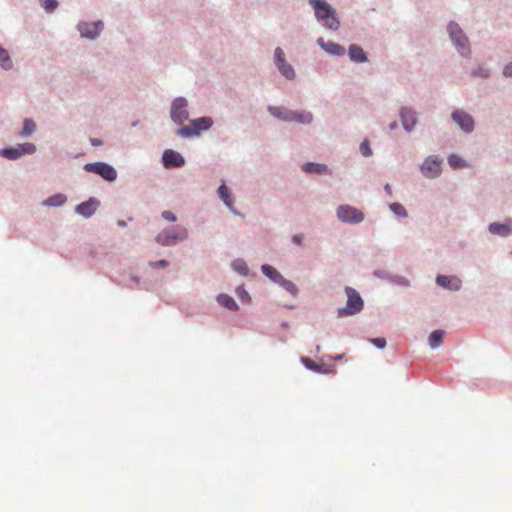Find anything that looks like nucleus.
I'll use <instances>...</instances> for the list:
<instances>
[{
	"label": "nucleus",
	"mask_w": 512,
	"mask_h": 512,
	"mask_svg": "<svg viewBox=\"0 0 512 512\" xmlns=\"http://www.w3.org/2000/svg\"><path fill=\"white\" fill-rule=\"evenodd\" d=\"M310 5L315 10V16L323 26L337 30L340 26V22L336 17L335 10L325 0H309Z\"/></svg>",
	"instance_id": "1"
},
{
	"label": "nucleus",
	"mask_w": 512,
	"mask_h": 512,
	"mask_svg": "<svg viewBox=\"0 0 512 512\" xmlns=\"http://www.w3.org/2000/svg\"><path fill=\"white\" fill-rule=\"evenodd\" d=\"M345 293L347 295V303L344 308L338 309V317H343L345 315H354L363 309V300L355 289L351 287H346Z\"/></svg>",
	"instance_id": "2"
},
{
	"label": "nucleus",
	"mask_w": 512,
	"mask_h": 512,
	"mask_svg": "<svg viewBox=\"0 0 512 512\" xmlns=\"http://www.w3.org/2000/svg\"><path fill=\"white\" fill-rule=\"evenodd\" d=\"M188 236L187 230L180 226H175L163 230L156 236V241L163 246H169L179 240H184Z\"/></svg>",
	"instance_id": "3"
},
{
	"label": "nucleus",
	"mask_w": 512,
	"mask_h": 512,
	"mask_svg": "<svg viewBox=\"0 0 512 512\" xmlns=\"http://www.w3.org/2000/svg\"><path fill=\"white\" fill-rule=\"evenodd\" d=\"M448 32L450 38L455 43L458 51L462 56H467L470 53L468 38L463 34L461 28L457 23L451 22L448 25Z\"/></svg>",
	"instance_id": "4"
},
{
	"label": "nucleus",
	"mask_w": 512,
	"mask_h": 512,
	"mask_svg": "<svg viewBox=\"0 0 512 512\" xmlns=\"http://www.w3.org/2000/svg\"><path fill=\"white\" fill-rule=\"evenodd\" d=\"M213 124L209 117H201L191 122L190 126L181 127L177 133L182 137H192L199 135L201 130H208Z\"/></svg>",
	"instance_id": "5"
},
{
	"label": "nucleus",
	"mask_w": 512,
	"mask_h": 512,
	"mask_svg": "<svg viewBox=\"0 0 512 512\" xmlns=\"http://www.w3.org/2000/svg\"><path fill=\"white\" fill-rule=\"evenodd\" d=\"M337 217L342 222L360 223L364 219V214L355 207L341 205L337 209Z\"/></svg>",
	"instance_id": "6"
},
{
	"label": "nucleus",
	"mask_w": 512,
	"mask_h": 512,
	"mask_svg": "<svg viewBox=\"0 0 512 512\" xmlns=\"http://www.w3.org/2000/svg\"><path fill=\"white\" fill-rule=\"evenodd\" d=\"M36 151V146L32 143L20 144L17 147H10L0 150V155L15 160L26 154H33Z\"/></svg>",
	"instance_id": "7"
},
{
	"label": "nucleus",
	"mask_w": 512,
	"mask_h": 512,
	"mask_svg": "<svg viewBox=\"0 0 512 512\" xmlns=\"http://www.w3.org/2000/svg\"><path fill=\"white\" fill-rule=\"evenodd\" d=\"M85 170L99 174L107 181H114L117 177L115 169L103 162L88 163L85 165Z\"/></svg>",
	"instance_id": "8"
},
{
	"label": "nucleus",
	"mask_w": 512,
	"mask_h": 512,
	"mask_svg": "<svg viewBox=\"0 0 512 512\" xmlns=\"http://www.w3.org/2000/svg\"><path fill=\"white\" fill-rule=\"evenodd\" d=\"M275 63L280 73L288 80H293L296 76L293 67L286 61L284 51L277 47L275 49Z\"/></svg>",
	"instance_id": "9"
},
{
	"label": "nucleus",
	"mask_w": 512,
	"mask_h": 512,
	"mask_svg": "<svg viewBox=\"0 0 512 512\" xmlns=\"http://www.w3.org/2000/svg\"><path fill=\"white\" fill-rule=\"evenodd\" d=\"M187 101L184 98H176L172 103L171 118L177 124L183 123L188 118L186 110Z\"/></svg>",
	"instance_id": "10"
},
{
	"label": "nucleus",
	"mask_w": 512,
	"mask_h": 512,
	"mask_svg": "<svg viewBox=\"0 0 512 512\" xmlns=\"http://www.w3.org/2000/svg\"><path fill=\"white\" fill-rule=\"evenodd\" d=\"M421 172L427 178H435L441 172V160L428 157L421 165Z\"/></svg>",
	"instance_id": "11"
},
{
	"label": "nucleus",
	"mask_w": 512,
	"mask_h": 512,
	"mask_svg": "<svg viewBox=\"0 0 512 512\" xmlns=\"http://www.w3.org/2000/svg\"><path fill=\"white\" fill-rule=\"evenodd\" d=\"M102 28L103 23L101 21L93 23H80L78 25V30L81 36L89 39L96 38L99 35Z\"/></svg>",
	"instance_id": "12"
},
{
	"label": "nucleus",
	"mask_w": 512,
	"mask_h": 512,
	"mask_svg": "<svg viewBox=\"0 0 512 512\" xmlns=\"http://www.w3.org/2000/svg\"><path fill=\"white\" fill-rule=\"evenodd\" d=\"M452 118L462 130L471 132L474 129V121L466 112L457 110L453 112Z\"/></svg>",
	"instance_id": "13"
},
{
	"label": "nucleus",
	"mask_w": 512,
	"mask_h": 512,
	"mask_svg": "<svg viewBox=\"0 0 512 512\" xmlns=\"http://www.w3.org/2000/svg\"><path fill=\"white\" fill-rule=\"evenodd\" d=\"M163 164L166 168L181 167L185 164L184 158L176 151L166 150L163 153Z\"/></svg>",
	"instance_id": "14"
},
{
	"label": "nucleus",
	"mask_w": 512,
	"mask_h": 512,
	"mask_svg": "<svg viewBox=\"0 0 512 512\" xmlns=\"http://www.w3.org/2000/svg\"><path fill=\"white\" fill-rule=\"evenodd\" d=\"M436 282L438 285L450 290L456 291L461 287V280L456 276L439 275L436 278Z\"/></svg>",
	"instance_id": "15"
},
{
	"label": "nucleus",
	"mask_w": 512,
	"mask_h": 512,
	"mask_svg": "<svg viewBox=\"0 0 512 512\" xmlns=\"http://www.w3.org/2000/svg\"><path fill=\"white\" fill-rule=\"evenodd\" d=\"M317 44L323 50H325L327 53L332 54V55L340 56V55H344V53H345V49L343 46H341L337 43H334L332 41L326 42L322 37L317 39Z\"/></svg>",
	"instance_id": "16"
},
{
	"label": "nucleus",
	"mask_w": 512,
	"mask_h": 512,
	"mask_svg": "<svg viewBox=\"0 0 512 512\" xmlns=\"http://www.w3.org/2000/svg\"><path fill=\"white\" fill-rule=\"evenodd\" d=\"M488 230L491 234L506 237L512 234V221L509 220L506 223H491Z\"/></svg>",
	"instance_id": "17"
},
{
	"label": "nucleus",
	"mask_w": 512,
	"mask_h": 512,
	"mask_svg": "<svg viewBox=\"0 0 512 512\" xmlns=\"http://www.w3.org/2000/svg\"><path fill=\"white\" fill-rule=\"evenodd\" d=\"M98 207V202L94 199H90L86 202L79 204L76 207V212L86 218L92 216Z\"/></svg>",
	"instance_id": "18"
},
{
	"label": "nucleus",
	"mask_w": 512,
	"mask_h": 512,
	"mask_svg": "<svg viewBox=\"0 0 512 512\" xmlns=\"http://www.w3.org/2000/svg\"><path fill=\"white\" fill-rule=\"evenodd\" d=\"M402 125L406 131H411L416 123L415 114L412 110L404 108L401 111Z\"/></svg>",
	"instance_id": "19"
},
{
	"label": "nucleus",
	"mask_w": 512,
	"mask_h": 512,
	"mask_svg": "<svg viewBox=\"0 0 512 512\" xmlns=\"http://www.w3.org/2000/svg\"><path fill=\"white\" fill-rule=\"evenodd\" d=\"M349 56L350 59L354 62H365L366 61V55L363 51V49L357 45H351L349 47Z\"/></svg>",
	"instance_id": "20"
},
{
	"label": "nucleus",
	"mask_w": 512,
	"mask_h": 512,
	"mask_svg": "<svg viewBox=\"0 0 512 512\" xmlns=\"http://www.w3.org/2000/svg\"><path fill=\"white\" fill-rule=\"evenodd\" d=\"M218 194L221 200L231 209V211L236 213V210L233 208V200L231 194L225 184H222L219 187Z\"/></svg>",
	"instance_id": "21"
},
{
	"label": "nucleus",
	"mask_w": 512,
	"mask_h": 512,
	"mask_svg": "<svg viewBox=\"0 0 512 512\" xmlns=\"http://www.w3.org/2000/svg\"><path fill=\"white\" fill-rule=\"evenodd\" d=\"M217 301L221 306L229 310H236L238 308V305L236 304L235 300L227 294H220L217 297Z\"/></svg>",
	"instance_id": "22"
},
{
	"label": "nucleus",
	"mask_w": 512,
	"mask_h": 512,
	"mask_svg": "<svg viewBox=\"0 0 512 512\" xmlns=\"http://www.w3.org/2000/svg\"><path fill=\"white\" fill-rule=\"evenodd\" d=\"M263 274L267 277H269L274 282H280V280H283L282 275L272 266L270 265H263L261 268Z\"/></svg>",
	"instance_id": "23"
},
{
	"label": "nucleus",
	"mask_w": 512,
	"mask_h": 512,
	"mask_svg": "<svg viewBox=\"0 0 512 512\" xmlns=\"http://www.w3.org/2000/svg\"><path fill=\"white\" fill-rule=\"evenodd\" d=\"M67 198L63 194H55L53 196L48 197L44 201V205L46 206H52V207H58L63 205L66 202Z\"/></svg>",
	"instance_id": "24"
},
{
	"label": "nucleus",
	"mask_w": 512,
	"mask_h": 512,
	"mask_svg": "<svg viewBox=\"0 0 512 512\" xmlns=\"http://www.w3.org/2000/svg\"><path fill=\"white\" fill-rule=\"evenodd\" d=\"M303 169L307 173H317V174L325 173L328 170L326 165L317 164V163H306L304 165Z\"/></svg>",
	"instance_id": "25"
},
{
	"label": "nucleus",
	"mask_w": 512,
	"mask_h": 512,
	"mask_svg": "<svg viewBox=\"0 0 512 512\" xmlns=\"http://www.w3.org/2000/svg\"><path fill=\"white\" fill-rule=\"evenodd\" d=\"M313 120L312 113L308 111H295L294 122H298L301 124H309Z\"/></svg>",
	"instance_id": "26"
},
{
	"label": "nucleus",
	"mask_w": 512,
	"mask_h": 512,
	"mask_svg": "<svg viewBox=\"0 0 512 512\" xmlns=\"http://www.w3.org/2000/svg\"><path fill=\"white\" fill-rule=\"evenodd\" d=\"M444 336V331L435 330L429 337V344L432 348H436L441 345Z\"/></svg>",
	"instance_id": "27"
},
{
	"label": "nucleus",
	"mask_w": 512,
	"mask_h": 512,
	"mask_svg": "<svg viewBox=\"0 0 512 512\" xmlns=\"http://www.w3.org/2000/svg\"><path fill=\"white\" fill-rule=\"evenodd\" d=\"M0 66L6 70L12 67V61L8 52L2 47H0Z\"/></svg>",
	"instance_id": "28"
},
{
	"label": "nucleus",
	"mask_w": 512,
	"mask_h": 512,
	"mask_svg": "<svg viewBox=\"0 0 512 512\" xmlns=\"http://www.w3.org/2000/svg\"><path fill=\"white\" fill-rule=\"evenodd\" d=\"M35 129H36L35 122L33 120L27 118L24 120L21 135L28 136V135L32 134L35 131Z\"/></svg>",
	"instance_id": "29"
},
{
	"label": "nucleus",
	"mask_w": 512,
	"mask_h": 512,
	"mask_svg": "<svg viewBox=\"0 0 512 512\" xmlns=\"http://www.w3.org/2000/svg\"><path fill=\"white\" fill-rule=\"evenodd\" d=\"M448 163L453 169L463 168L466 166L463 159L455 154L449 156Z\"/></svg>",
	"instance_id": "30"
},
{
	"label": "nucleus",
	"mask_w": 512,
	"mask_h": 512,
	"mask_svg": "<svg viewBox=\"0 0 512 512\" xmlns=\"http://www.w3.org/2000/svg\"><path fill=\"white\" fill-rule=\"evenodd\" d=\"M389 207H390L391 211L394 214H396L397 216L407 217V211L404 208V206L401 205L400 203H392V204H390Z\"/></svg>",
	"instance_id": "31"
},
{
	"label": "nucleus",
	"mask_w": 512,
	"mask_h": 512,
	"mask_svg": "<svg viewBox=\"0 0 512 512\" xmlns=\"http://www.w3.org/2000/svg\"><path fill=\"white\" fill-rule=\"evenodd\" d=\"M40 1H41L42 7L48 13L53 12L58 6L57 0H40Z\"/></svg>",
	"instance_id": "32"
},
{
	"label": "nucleus",
	"mask_w": 512,
	"mask_h": 512,
	"mask_svg": "<svg viewBox=\"0 0 512 512\" xmlns=\"http://www.w3.org/2000/svg\"><path fill=\"white\" fill-rule=\"evenodd\" d=\"M285 110L284 108H281V107H275V106H269L268 107V111L276 118L278 119H281L284 121V116H285Z\"/></svg>",
	"instance_id": "33"
},
{
	"label": "nucleus",
	"mask_w": 512,
	"mask_h": 512,
	"mask_svg": "<svg viewBox=\"0 0 512 512\" xmlns=\"http://www.w3.org/2000/svg\"><path fill=\"white\" fill-rule=\"evenodd\" d=\"M233 268L240 274L246 275L248 273L247 265L242 260H236L233 262Z\"/></svg>",
	"instance_id": "34"
},
{
	"label": "nucleus",
	"mask_w": 512,
	"mask_h": 512,
	"mask_svg": "<svg viewBox=\"0 0 512 512\" xmlns=\"http://www.w3.org/2000/svg\"><path fill=\"white\" fill-rule=\"evenodd\" d=\"M279 283L291 294L295 295L297 293V287L291 281L285 280L283 278V280H280Z\"/></svg>",
	"instance_id": "35"
},
{
	"label": "nucleus",
	"mask_w": 512,
	"mask_h": 512,
	"mask_svg": "<svg viewBox=\"0 0 512 512\" xmlns=\"http://www.w3.org/2000/svg\"><path fill=\"white\" fill-rule=\"evenodd\" d=\"M360 151H361L362 155L365 157L372 155V150H371L369 142L367 140H364L360 144Z\"/></svg>",
	"instance_id": "36"
},
{
	"label": "nucleus",
	"mask_w": 512,
	"mask_h": 512,
	"mask_svg": "<svg viewBox=\"0 0 512 512\" xmlns=\"http://www.w3.org/2000/svg\"><path fill=\"white\" fill-rule=\"evenodd\" d=\"M371 342H372L376 347H378V348H380V349L384 348V347H385V345H386V340H385V338H382V337H380V338H374V339H372V340H371Z\"/></svg>",
	"instance_id": "37"
},
{
	"label": "nucleus",
	"mask_w": 512,
	"mask_h": 512,
	"mask_svg": "<svg viewBox=\"0 0 512 512\" xmlns=\"http://www.w3.org/2000/svg\"><path fill=\"white\" fill-rule=\"evenodd\" d=\"M162 217L165 219V220H168V221H171V222H175L176 221V216L173 212L171 211H163L162 212Z\"/></svg>",
	"instance_id": "38"
},
{
	"label": "nucleus",
	"mask_w": 512,
	"mask_h": 512,
	"mask_svg": "<svg viewBox=\"0 0 512 512\" xmlns=\"http://www.w3.org/2000/svg\"><path fill=\"white\" fill-rule=\"evenodd\" d=\"M294 118H295V111H291V110L286 109L285 110L284 121L294 122Z\"/></svg>",
	"instance_id": "39"
},
{
	"label": "nucleus",
	"mask_w": 512,
	"mask_h": 512,
	"mask_svg": "<svg viewBox=\"0 0 512 512\" xmlns=\"http://www.w3.org/2000/svg\"><path fill=\"white\" fill-rule=\"evenodd\" d=\"M302 361L307 368L312 369V370H318V366L309 358H303Z\"/></svg>",
	"instance_id": "40"
},
{
	"label": "nucleus",
	"mask_w": 512,
	"mask_h": 512,
	"mask_svg": "<svg viewBox=\"0 0 512 512\" xmlns=\"http://www.w3.org/2000/svg\"><path fill=\"white\" fill-rule=\"evenodd\" d=\"M150 265L153 268H165L168 266V262L166 260H160L158 262H152Z\"/></svg>",
	"instance_id": "41"
},
{
	"label": "nucleus",
	"mask_w": 512,
	"mask_h": 512,
	"mask_svg": "<svg viewBox=\"0 0 512 512\" xmlns=\"http://www.w3.org/2000/svg\"><path fill=\"white\" fill-rule=\"evenodd\" d=\"M503 73L507 77H512V62L504 67Z\"/></svg>",
	"instance_id": "42"
},
{
	"label": "nucleus",
	"mask_w": 512,
	"mask_h": 512,
	"mask_svg": "<svg viewBox=\"0 0 512 512\" xmlns=\"http://www.w3.org/2000/svg\"><path fill=\"white\" fill-rule=\"evenodd\" d=\"M473 75L474 76H478L479 75V76H481L483 78H487L489 76V73H488V70L481 68L479 70V72H477V73L475 72V73H473Z\"/></svg>",
	"instance_id": "43"
},
{
	"label": "nucleus",
	"mask_w": 512,
	"mask_h": 512,
	"mask_svg": "<svg viewBox=\"0 0 512 512\" xmlns=\"http://www.w3.org/2000/svg\"><path fill=\"white\" fill-rule=\"evenodd\" d=\"M302 241H303V235L302 234H298V235H295L293 237V242L297 245H301L302 244Z\"/></svg>",
	"instance_id": "44"
},
{
	"label": "nucleus",
	"mask_w": 512,
	"mask_h": 512,
	"mask_svg": "<svg viewBox=\"0 0 512 512\" xmlns=\"http://www.w3.org/2000/svg\"><path fill=\"white\" fill-rule=\"evenodd\" d=\"M90 141H91V144L93 146H100V145H102V140H100V139L92 138Z\"/></svg>",
	"instance_id": "45"
},
{
	"label": "nucleus",
	"mask_w": 512,
	"mask_h": 512,
	"mask_svg": "<svg viewBox=\"0 0 512 512\" xmlns=\"http://www.w3.org/2000/svg\"><path fill=\"white\" fill-rule=\"evenodd\" d=\"M384 189H385V191H386V193H387L388 195H391V194H392V188H391V186H390L389 184H386V185H385V187H384Z\"/></svg>",
	"instance_id": "46"
},
{
	"label": "nucleus",
	"mask_w": 512,
	"mask_h": 512,
	"mask_svg": "<svg viewBox=\"0 0 512 512\" xmlns=\"http://www.w3.org/2000/svg\"><path fill=\"white\" fill-rule=\"evenodd\" d=\"M118 225L121 226V227H125L126 226V222L123 221V220H120V221H118Z\"/></svg>",
	"instance_id": "47"
},
{
	"label": "nucleus",
	"mask_w": 512,
	"mask_h": 512,
	"mask_svg": "<svg viewBox=\"0 0 512 512\" xmlns=\"http://www.w3.org/2000/svg\"><path fill=\"white\" fill-rule=\"evenodd\" d=\"M397 127V123L396 122H393L390 124V129H394Z\"/></svg>",
	"instance_id": "48"
},
{
	"label": "nucleus",
	"mask_w": 512,
	"mask_h": 512,
	"mask_svg": "<svg viewBox=\"0 0 512 512\" xmlns=\"http://www.w3.org/2000/svg\"><path fill=\"white\" fill-rule=\"evenodd\" d=\"M242 296H246V297H248L247 292L243 291Z\"/></svg>",
	"instance_id": "49"
},
{
	"label": "nucleus",
	"mask_w": 512,
	"mask_h": 512,
	"mask_svg": "<svg viewBox=\"0 0 512 512\" xmlns=\"http://www.w3.org/2000/svg\"><path fill=\"white\" fill-rule=\"evenodd\" d=\"M242 296H246V297H248L247 292L243 291Z\"/></svg>",
	"instance_id": "50"
}]
</instances>
